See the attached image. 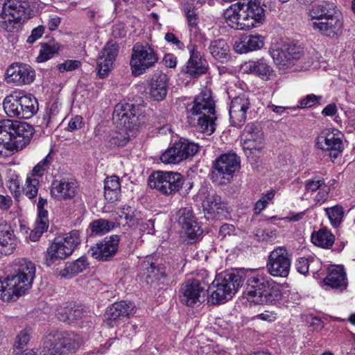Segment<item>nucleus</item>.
Returning <instances> with one entry per match:
<instances>
[{"label":"nucleus","mask_w":355,"mask_h":355,"mask_svg":"<svg viewBox=\"0 0 355 355\" xmlns=\"http://www.w3.org/2000/svg\"><path fill=\"white\" fill-rule=\"evenodd\" d=\"M241 10V1H238L231 5L224 11V18L230 27L236 30L248 31Z\"/></svg>","instance_id":"obj_32"},{"label":"nucleus","mask_w":355,"mask_h":355,"mask_svg":"<svg viewBox=\"0 0 355 355\" xmlns=\"http://www.w3.org/2000/svg\"><path fill=\"white\" fill-rule=\"evenodd\" d=\"M12 120L3 119L0 121V156H7L8 153L13 152L12 142Z\"/></svg>","instance_id":"obj_34"},{"label":"nucleus","mask_w":355,"mask_h":355,"mask_svg":"<svg viewBox=\"0 0 355 355\" xmlns=\"http://www.w3.org/2000/svg\"><path fill=\"white\" fill-rule=\"evenodd\" d=\"M83 125V118L80 116L76 115L69 121L67 130L70 132L78 130L80 129Z\"/></svg>","instance_id":"obj_57"},{"label":"nucleus","mask_w":355,"mask_h":355,"mask_svg":"<svg viewBox=\"0 0 355 355\" xmlns=\"http://www.w3.org/2000/svg\"><path fill=\"white\" fill-rule=\"evenodd\" d=\"M49 227V219L48 215H44V216L38 214V217L35 221V227L36 230H39L40 232L44 233L47 230Z\"/></svg>","instance_id":"obj_56"},{"label":"nucleus","mask_w":355,"mask_h":355,"mask_svg":"<svg viewBox=\"0 0 355 355\" xmlns=\"http://www.w3.org/2000/svg\"><path fill=\"white\" fill-rule=\"evenodd\" d=\"M80 65L78 60H68L58 65V69L60 72L73 71L78 69Z\"/></svg>","instance_id":"obj_52"},{"label":"nucleus","mask_w":355,"mask_h":355,"mask_svg":"<svg viewBox=\"0 0 355 355\" xmlns=\"http://www.w3.org/2000/svg\"><path fill=\"white\" fill-rule=\"evenodd\" d=\"M53 161L52 157L49 153L42 160L39 162L33 168L32 172L28 175L35 178H41L46 169L49 167Z\"/></svg>","instance_id":"obj_46"},{"label":"nucleus","mask_w":355,"mask_h":355,"mask_svg":"<svg viewBox=\"0 0 355 355\" xmlns=\"http://www.w3.org/2000/svg\"><path fill=\"white\" fill-rule=\"evenodd\" d=\"M239 168L240 159L235 153L223 154L214 162L211 179L218 185H225L232 181Z\"/></svg>","instance_id":"obj_10"},{"label":"nucleus","mask_w":355,"mask_h":355,"mask_svg":"<svg viewBox=\"0 0 355 355\" xmlns=\"http://www.w3.org/2000/svg\"><path fill=\"white\" fill-rule=\"evenodd\" d=\"M117 226L115 222L105 219H98L90 223L92 232L96 235H103Z\"/></svg>","instance_id":"obj_42"},{"label":"nucleus","mask_w":355,"mask_h":355,"mask_svg":"<svg viewBox=\"0 0 355 355\" xmlns=\"http://www.w3.org/2000/svg\"><path fill=\"white\" fill-rule=\"evenodd\" d=\"M13 272L0 279V298L6 302L15 301L31 287L35 277L34 263L19 259L13 265Z\"/></svg>","instance_id":"obj_1"},{"label":"nucleus","mask_w":355,"mask_h":355,"mask_svg":"<svg viewBox=\"0 0 355 355\" xmlns=\"http://www.w3.org/2000/svg\"><path fill=\"white\" fill-rule=\"evenodd\" d=\"M209 49L211 55L221 62H225L230 58V47L224 40L211 42Z\"/></svg>","instance_id":"obj_41"},{"label":"nucleus","mask_w":355,"mask_h":355,"mask_svg":"<svg viewBox=\"0 0 355 355\" xmlns=\"http://www.w3.org/2000/svg\"><path fill=\"white\" fill-rule=\"evenodd\" d=\"M58 51V47L55 45H47L42 46L40 50L38 59L41 62L46 61L52 58Z\"/></svg>","instance_id":"obj_49"},{"label":"nucleus","mask_w":355,"mask_h":355,"mask_svg":"<svg viewBox=\"0 0 355 355\" xmlns=\"http://www.w3.org/2000/svg\"><path fill=\"white\" fill-rule=\"evenodd\" d=\"M199 196L202 200L205 212L213 216L222 213L225 207L224 203L222 202L220 196L217 195L215 191L202 189L200 191Z\"/></svg>","instance_id":"obj_29"},{"label":"nucleus","mask_w":355,"mask_h":355,"mask_svg":"<svg viewBox=\"0 0 355 355\" xmlns=\"http://www.w3.org/2000/svg\"><path fill=\"white\" fill-rule=\"evenodd\" d=\"M60 22L61 19L57 15H50L47 22L49 29L51 31L56 30L60 26Z\"/></svg>","instance_id":"obj_62"},{"label":"nucleus","mask_w":355,"mask_h":355,"mask_svg":"<svg viewBox=\"0 0 355 355\" xmlns=\"http://www.w3.org/2000/svg\"><path fill=\"white\" fill-rule=\"evenodd\" d=\"M206 290L201 283L195 279L184 282L180 287L179 297L181 302L188 306H194L205 301Z\"/></svg>","instance_id":"obj_19"},{"label":"nucleus","mask_w":355,"mask_h":355,"mask_svg":"<svg viewBox=\"0 0 355 355\" xmlns=\"http://www.w3.org/2000/svg\"><path fill=\"white\" fill-rule=\"evenodd\" d=\"M266 267L273 277H286L291 268V261L286 250L279 248L272 251L268 257Z\"/></svg>","instance_id":"obj_21"},{"label":"nucleus","mask_w":355,"mask_h":355,"mask_svg":"<svg viewBox=\"0 0 355 355\" xmlns=\"http://www.w3.org/2000/svg\"><path fill=\"white\" fill-rule=\"evenodd\" d=\"M308 15L309 24L315 31L330 37L341 32L343 21L334 3L322 1L313 6Z\"/></svg>","instance_id":"obj_3"},{"label":"nucleus","mask_w":355,"mask_h":355,"mask_svg":"<svg viewBox=\"0 0 355 355\" xmlns=\"http://www.w3.org/2000/svg\"><path fill=\"white\" fill-rule=\"evenodd\" d=\"M187 49L189 52V59L183 68L184 72L190 77H198L205 73L208 69V64L198 51L196 44L190 42Z\"/></svg>","instance_id":"obj_25"},{"label":"nucleus","mask_w":355,"mask_h":355,"mask_svg":"<svg viewBox=\"0 0 355 355\" xmlns=\"http://www.w3.org/2000/svg\"><path fill=\"white\" fill-rule=\"evenodd\" d=\"M246 69L262 79L268 80L273 73L272 68L264 58L250 60L245 64Z\"/></svg>","instance_id":"obj_37"},{"label":"nucleus","mask_w":355,"mask_h":355,"mask_svg":"<svg viewBox=\"0 0 355 355\" xmlns=\"http://www.w3.org/2000/svg\"><path fill=\"white\" fill-rule=\"evenodd\" d=\"M264 44L265 38L261 35H245L235 42L234 49L236 53H245L261 49Z\"/></svg>","instance_id":"obj_30"},{"label":"nucleus","mask_w":355,"mask_h":355,"mask_svg":"<svg viewBox=\"0 0 355 355\" xmlns=\"http://www.w3.org/2000/svg\"><path fill=\"white\" fill-rule=\"evenodd\" d=\"M326 214L334 227H338L343 220L344 216L343 208L340 205L324 209Z\"/></svg>","instance_id":"obj_45"},{"label":"nucleus","mask_w":355,"mask_h":355,"mask_svg":"<svg viewBox=\"0 0 355 355\" xmlns=\"http://www.w3.org/2000/svg\"><path fill=\"white\" fill-rule=\"evenodd\" d=\"M311 256L309 257H300L296 261V269L301 274H306L309 271V262Z\"/></svg>","instance_id":"obj_54"},{"label":"nucleus","mask_w":355,"mask_h":355,"mask_svg":"<svg viewBox=\"0 0 355 355\" xmlns=\"http://www.w3.org/2000/svg\"><path fill=\"white\" fill-rule=\"evenodd\" d=\"M119 46L113 42H108L98 58V73L101 78L106 77L113 67L114 62L118 55Z\"/></svg>","instance_id":"obj_26"},{"label":"nucleus","mask_w":355,"mask_h":355,"mask_svg":"<svg viewBox=\"0 0 355 355\" xmlns=\"http://www.w3.org/2000/svg\"><path fill=\"white\" fill-rule=\"evenodd\" d=\"M168 92V77L166 74H159L152 78L147 87V93L154 101H163Z\"/></svg>","instance_id":"obj_31"},{"label":"nucleus","mask_w":355,"mask_h":355,"mask_svg":"<svg viewBox=\"0 0 355 355\" xmlns=\"http://www.w3.org/2000/svg\"><path fill=\"white\" fill-rule=\"evenodd\" d=\"M250 107V98L245 95H240L234 98L230 103L229 115L232 126L241 127L247 119V112Z\"/></svg>","instance_id":"obj_24"},{"label":"nucleus","mask_w":355,"mask_h":355,"mask_svg":"<svg viewBox=\"0 0 355 355\" xmlns=\"http://www.w3.org/2000/svg\"><path fill=\"white\" fill-rule=\"evenodd\" d=\"M198 150V144L186 139H180L162 153L160 160L164 164H178L193 156Z\"/></svg>","instance_id":"obj_14"},{"label":"nucleus","mask_w":355,"mask_h":355,"mask_svg":"<svg viewBox=\"0 0 355 355\" xmlns=\"http://www.w3.org/2000/svg\"><path fill=\"white\" fill-rule=\"evenodd\" d=\"M324 179L315 178L309 179L304 182V193L302 196V200H307V195L319 191L323 187H326Z\"/></svg>","instance_id":"obj_44"},{"label":"nucleus","mask_w":355,"mask_h":355,"mask_svg":"<svg viewBox=\"0 0 355 355\" xmlns=\"http://www.w3.org/2000/svg\"><path fill=\"white\" fill-rule=\"evenodd\" d=\"M30 340V334L26 329L20 331L17 335L15 343V352L19 354Z\"/></svg>","instance_id":"obj_47"},{"label":"nucleus","mask_w":355,"mask_h":355,"mask_svg":"<svg viewBox=\"0 0 355 355\" xmlns=\"http://www.w3.org/2000/svg\"><path fill=\"white\" fill-rule=\"evenodd\" d=\"M183 184V176L177 172L155 171L149 178L150 187L166 196L179 191Z\"/></svg>","instance_id":"obj_12"},{"label":"nucleus","mask_w":355,"mask_h":355,"mask_svg":"<svg viewBox=\"0 0 355 355\" xmlns=\"http://www.w3.org/2000/svg\"><path fill=\"white\" fill-rule=\"evenodd\" d=\"M33 128L27 123L12 121V142L14 151L26 146L33 135Z\"/></svg>","instance_id":"obj_28"},{"label":"nucleus","mask_w":355,"mask_h":355,"mask_svg":"<svg viewBox=\"0 0 355 355\" xmlns=\"http://www.w3.org/2000/svg\"><path fill=\"white\" fill-rule=\"evenodd\" d=\"M119 241V236L116 234L107 236L92 245L89 250V253L98 261H109L118 251Z\"/></svg>","instance_id":"obj_22"},{"label":"nucleus","mask_w":355,"mask_h":355,"mask_svg":"<svg viewBox=\"0 0 355 355\" xmlns=\"http://www.w3.org/2000/svg\"><path fill=\"white\" fill-rule=\"evenodd\" d=\"M270 52L276 65L284 69L294 64L302 56L303 49L293 42L288 41L274 44Z\"/></svg>","instance_id":"obj_13"},{"label":"nucleus","mask_w":355,"mask_h":355,"mask_svg":"<svg viewBox=\"0 0 355 355\" xmlns=\"http://www.w3.org/2000/svg\"><path fill=\"white\" fill-rule=\"evenodd\" d=\"M241 6L248 31L263 24L266 21L264 3L260 0H249L248 2L241 1Z\"/></svg>","instance_id":"obj_17"},{"label":"nucleus","mask_w":355,"mask_h":355,"mask_svg":"<svg viewBox=\"0 0 355 355\" xmlns=\"http://www.w3.org/2000/svg\"><path fill=\"white\" fill-rule=\"evenodd\" d=\"M235 231V227L233 225L231 224H224L223 225L219 230V234L223 237H225L227 235H231Z\"/></svg>","instance_id":"obj_64"},{"label":"nucleus","mask_w":355,"mask_h":355,"mask_svg":"<svg viewBox=\"0 0 355 355\" xmlns=\"http://www.w3.org/2000/svg\"><path fill=\"white\" fill-rule=\"evenodd\" d=\"M248 300L258 304H276L282 299L279 284L263 272L250 275L247 280Z\"/></svg>","instance_id":"obj_4"},{"label":"nucleus","mask_w":355,"mask_h":355,"mask_svg":"<svg viewBox=\"0 0 355 355\" xmlns=\"http://www.w3.org/2000/svg\"><path fill=\"white\" fill-rule=\"evenodd\" d=\"M80 243V234L77 230L71 231L64 238L55 240L47 249L46 265L51 266L56 260L66 259Z\"/></svg>","instance_id":"obj_11"},{"label":"nucleus","mask_w":355,"mask_h":355,"mask_svg":"<svg viewBox=\"0 0 355 355\" xmlns=\"http://www.w3.org/2000/svg\"><path fill=\"white\" fill-rule=\"evenodd\" d=\"M35 77V71L26 64L13 63L6 70V80L17 86L29 85Z\"/></svg>","instance_id":"obj_23"},{"label":"nucleus","mask_w":355,"mask_h":355,"mask_svg":"<svg viewBox=\"0 0 355 355\" xmlns=\"http://www.w3.org/2000/svg\"><path fill=\"white\" fill-rule=\"evenodd\" d=\"M216 105L210 89H205L187 107L189 123L200 132L211 135L215 131Z\"/></svg>","instance_id":"obj_2"},{"label":"nucleus","mask_w":355,"mask_h":355,"mask_svg":"<svg viewBox=\"0 0 355 355\" xmlns=\"http://www.w3.org/2000/svg\"><path fill=\"white\" fill-rule=\"evenodd\" d=\"M104 196L106 200L114 202L121 196L120 178L117 175H112L104 181Z\"/></svg>","instance_id":"obj_39"},{"label":"nucleus","mask_w":355,"mask_h":355,"mask_svg":"<svg viewBox=\"0 0 355 355\" xmlns=\"http://www.w3.org/2000/svg\"><path fill=\"white\" fill-rule=\"evenodd\" d=\"M71 268L69 263H67L63 269H57L55 271L56 275L62 278H70L73 276V270L71 271Z\"/></svg>","instance_id":"obj_61"},{"label":"nucleus","mask_w":355,"mask_h":355,"mask_svg":"<svg viewBox=\"0 0 355 355\" xmlns=\"http://www.w3.org/2000/svg\"><path fill=\"white\" fill-rule=\"evenodd\" d=\"M146 275L147 279L152 280H158L162 277V273L157 268L155 263H150L146 269Z\"/></svg>","instance_id":"obj_55"},{"label":"nucleus","mask_w":355,"mask_h":355,"mask_svg":"<svg viewBox=\"0 0 355 355\" xmlns=\"http://www.w3.org/2000/svg\"><path fill=\"white\" fill-rule=\"evenodd\" d=\"M322 96H316L313 94H309L298 101L297 107L301 109L309 108L319 103Z\"/></svg>","instance_id":"obj_48"},{"label":"nucleus","mask_w":355,"mask_h":355,"mask_svg":"<svg viewBox=\"0 0 355 355\" xmlns=\"http://www.w3.org/2000/svg\"><path fill=\"white\" fill-rule=\"evenodd\" d=\"M40 181L39 179L27 175L22 193L31 200L35 199L38 193Z\"/></svg>","instance_id":"obj_43"},{"label":"nucleus","mask_w":355,"mask_h":355,"mask_svg":"<svg viewBox=\"0 0 355 355\" xmlns=\"http://www.w3.org/2000/svg\"><path fill=\"white\" fill-rule=\"evenodd\" d=\"M14 231L7 223H0V254L8 255L13 252L15 248Z\"/></svg>","instance_id":"obj_36"},{"label":"nucleus","mask_w":355,"mask_h":355,"mask_svg":"<svg viewBox=\"0 0 355 355\" xmlns=\"http://www.w3.org/2000/svg\"><path fill=\"white\" fill-rule=\"evenodd\" d=\"M175 219L181 226L182 232L189 239L190 243L198 239L202 234V230L196 221L191 207H182L175 215Z\"/></svg>","instance_id":"obj_18"},{"label":"nucleus","mask_w":355,"mask_h":355,"mask_svg":"<svg viewBox=\"0 0 355 355\" xmlns=\"http://www.w3.org/2000/svg\"><path fill=\"white\" fill-rule=\"evenodd\" d=\"M184 12L187 18L188 26L189 27L190 42H192L193 40H198L201 37V34L200 33L198 28L199 22L198 13L191 4L184 5Z\"/></svg>","instance_id":"obj_38"},{"label":"nucleus","mask_w":355,"mask_h":355,"mask_svg":"<svg viewBox=\"0 0 355 355\" xmlns=\"http://www.w3.org/2000/svg\"><path fill=\"white\" fill-rule=\"evenodd\" d=\"M159 58L156 51L148 43H136L132 48L130 65L132 74L139 76L153 67Z\"/></svg>","instance_id":"obj_9"},{"label":"nucleus","mask_w":355,"mask_h":355,"mask_svg":"<svg viewBox=\"0 0 355 355\" xmlns=\"http://www.w3.org/2000/svg\"><path fill=\"white\" fill-rule=\"evenodd\" d=\"M243 282L242 277L233 272H224L216 275L211 284L214 290L210 295L211 302L216 304L232 299Z\"/></svg>","instance_id":"obj_6"},{"label":"nucleus","mask_w":355,"mask_h":355,"mask_svg":"<svg viewBox=\"0 0 355 355\" xmlns=\"http://www.w3.org/2000/svg\"><path fill=\"white\" fill-rule=\"evenodd\" d=\"M325 286L332 288L344 290L347 286L346 273L343 266H334L329 268L328 274L324 279Z\"/></svg>","instance_id":"obj_35"},{"label":"nucleus","mask_w":355,"mask_h":355,"mask_svg":"<svg viewBox=\"0 0 355 355\" xmlns=\"http://www.w3.org/2000/svg\"><path fill=\"white\" fill-rule=\"evenodd\" d=\"M241 143L248 157L260 153L264 148V137L259 125L248 123L241 135Z\"/></svg>","instance_id":"obj_15"},{"label":"nucleus","mask_w":355,"mask_h":355,"mask_svg":"<svg viewBox=\"0 0 355 355\" xmlns=\"http://www.w3.org/2000/svg\"><path fill=\"white\" fill-rule=\"evenodd\" d=\"M0 4L1 27L8 32L14 31L21 20L31 16L29 0H0Z\"/></svg>","instance_id":"obj_5"},{"label":"nucleus","mask_w":355,"mask_h":355,"mask_svg":"<svg viewBox=\"0 0 355 355\" xmlns=\"http://www.w3.org/2000/svg\"><path fill=\"white\" fill-rule=\"evenodd\" d=\"M69 263L71 267L70 270H73L74 275L83 272L89 266L87 259L85 257H81L77 260Z\"/></svg>","instance_id":"obj_50"},{"label":"nucleus","mask_w":355,"mask_h":355,"mask_svg":"<svg viewBox=\"0 0 355 355\" xmlns=\"http://www.w3.org/2000/svg\"><path fill=\"white\" fill-rule=\"evenodd\" d=\"M77 183L69 178L55 180L52 182L51 195L59 200L73 199L78 193Z\"/></svg>","instance_id":"obj_27"},{"label":"nucleus","mask_w":355,"mask_h":355,"mask_svg":"<svg viewBox=\"0 0 355 355\" xmlns=\"http://www.w3.org/2000/svg\"><path fill=\"white\" fill-rule=\"evenodd\" d=\"M81 337L72 332L49 334L44 343L49 355H65L76 352L82 345Z\"/></svg>","instance_id":"obj_7"},{"label":"nucleus","mask_w":355,"mask_h":355,"mask_svg":"<svg viewBox=\"0 0 355 355\" xmlns=\"http://www.w3.org/2000/svg\"><path fill=\"white\" fill-rule=\"evenodd\" d=\"M329 187L326 186L321 188L315 195L313 201L315 205H321L324 203L329 197Z\"/></svg>","instance_id":"obj_51"},{"label":"nucleus","mask_w":355,"mask_h":355,"mask_svg":"<svg viewBox=\"0 0 355 355\" xmlns=\"http://www.w3.org/2000/svg\"><path fill=\"white\" fill-rule=\"evenodd\" d=\"M44 27L43 26H38L33 28L31 35L28 36L26 42L28 44H33L35 41L40 39L44 34Z\"/></svg>","instance_id":"obj_58"},{"label":"nucleus","mask_w":355,"mask_h":355,"mask_svg":"<svg viewBox=\"0 0 355 355\" xmlns=\"http://www.w3.org/2000/svg\"><path fill=\"white\" fill-rule=\"evenodd\" d=\"M8 189L13 194L15 199L19 200L23 192V188L21 187L19 181L17 180H11L8 183Z\"/></svg>","instance_id":"obj_53"},{"label":"nucleus","mask_w":355,"mask_h":355,"mask_svg":"<svg viewBox=\"0 0 355 355\" xmlns=\"http://www.w3.org/2000/svg\"><path fill=\"white\" fill-rule=\"evenodd\" d=\"M12 205V200L10 196L0 195V209L8 210Z\"/></svg>","instance_id":"obj_63"},{"label":"nucleus","mask_w":355,"mask_h":355,"mask_svg":"<svg viewBox=\"0 0 355 355\" xmlns=\"http://www.w3.org/2000/svg\"><path fill=\"white\" fill-rule=\"evenodd\" d=\"M112 34L115 38H122L126 35L125 24L123 23L116 24L112 27Z\"/></svg>","instance_id":"obj_59"},{"label":"nucleus","mask_w":355,"mask_h":355,"mask_svg":"<svg viewBox=\"0 0 355 355\" xmlns=\"http://www.w3.org/2000/svg\"><path fill=\"white\" fill-rule=\"evenodd\" d=\"M341 133L336 129H324L317 137L315 145L318 149L329 152L331 159H335L344 150Z\"/></svg>","instance_id":"obj_16"},{"label":"nucleus","mask_w":355,"mask_h":355,"mask_svg":"<svg viewBox=\"0 0 355 355\" xmlns=\"http://www.w3.org/2000/svg\"><path fill=\"white\" fill-rule=\"evenodd\" d=\"M164 39L169 43H171L176 46V47L182 50L184 48V44L181 42L176 36L172 33H167L164 36Z\"/></svg>","instance_id":"obj_60"},{"label":"nucleus","mask_w":355,"mask_h":355,"mask_svg":"<svg viewBox=\"0 0 355 355\" xmlns=\"http://www.w3.org/2000/svg\"><path fill=\"white\" fill-rule=\"evenodd\" d=\"M311 241L316 246L329 249L333 245L335 237L329 230L323 227L312 233Z\"/></svg>","instance_id":"obj_40"},{"label":"nucleus","mask_w":355,"mask_h":355,"mask_svg":"<svg viewBox=\"0 0 355 355\" xmlns=\"http://www.w3.org/2000/svg\"><path fill=\"white\" fill-rule=\"evenodd\" d=\"M3 109L10 117L30 119L37 111V102L31 95L14 92L5 98Z\"/></svg>","instance_id":"obj_8"},{"label":"nucleus","mask_w":355,"mask_h":355,"mask_svg":"<svg viewBox=\"0 0 355 355\" xmlns=\"http://www.w3.org/2000/svg\"><path fill=\"white\" fill-rule=\"evenodd\" d=\"M135 313V306L127 301L114 302L107 308L106 317L110 320H123Z\"/></svg>","instance_id":"obj_33"},{"label":"nucleus","mask_w":355,"mask_h":355,"mask_svg":"<svg viewBox=\"0 0 355 355\" xmlns=\"http://www.w3.org/2000/svg\"><path fill=\"white\" fill-rule=\"evenodd\" d=\"M113 119L130 130L137 128L141 124L139 110L132 103H118L113 112Z\"/></svg>","instance_id":"obj_20"}]
</instances>
